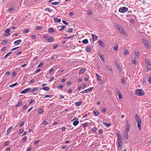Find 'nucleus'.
<instances>
[{
    "label": "nucleus",
    "instance_id": "nucleus-1",
    "mask_svg": "<svg viewBox=\"0 0 151 151\" xmlns=\"http://www.w3.org/2000/svg\"><path fill=\"white\" fill-rule=\"evenodd\" d=\"M135 117L136 120L137 122V127L138 128L139 130H141V120L138 115L137 114L135 115Z\"/></svg>",
    "mask_w": 151,
    "mask_h": 151
},
{
    "label": "nucleus",
    "instance_id": "nucleus-2",
    "mask_svg": "<svg viewBox=\"0 0 151 151\" xmlns=\"http://www.w3.org/2000/svg\"><path fill=\"white\" fill-rule=\"evenodd\" d=\"M116 28L118 29L119 32L123 35H127L126 32L124 30L123 28L118 24L115 25Z\"/></svg>",
    "mask_w": 151,
    "mask_h": 151
},
{
    "label": "nucleus",
    "instance_id": "nucleus-3",
    "mask_svg": "<svg viewBox=\"0 0 151 151\" xmlns=\"http://www.w3.org/2000/svg\"><path fill=\"white\" fill-rule=\"evenodd\" d=\"M135 93V95L139 96H142L145 94L144 92L141 89L136 90Z\"/></svg>",
    "mask_w": 151,
    "mask_h": 151
},
{
    "label": "nucleus",
    "instance_id": "nucleus-4",
    "mask_svg": "<svg viewBox=\"0 0 151 151\" xmlns=\"http://www.w3.org/2000/svg\"><path fill=\"white\" fill-rule=\"evenodd\" d=\"M128 10V8L124 6L122 8H120L119 9V11L120 12L124 13L127 12Z\"/></svg>",
    "mask_w": 151,
    "mask_h": 151
},
{
    "label": "nucleus",
    "instance_id": "nucleus-5",
    "mask_svg": "<svg viewBox=\"0 0 151 151\" xmlns=\"http://www.w3.org/2000/svg\"><path fill=\"white\" fill-rule=\"evenodd\" d=\"M142 41L144 42L145 45L147 47H149V43L147 40L145 39H143Z\"/></svg>",
    "mask_w": 151,
    "mask_h": 151
},
{
    "label": "nucleus",
    "instance_id": "nucleus-6",
    "mask_svg": "<svg viewBox=\"0 0 151 151\" xmlns=\"http://www.w3.org/2000/svg\"><path fill=\"white\" fill-rule=\"evenodd\" d=\"M31 89V88H26V89H24L22 91H21L20 92V93L21 94H24L26 93L27 92L29 91Z\"/></svg>",
    "mask_w": 151,
    "mask_h": 151
},
{
    "label": "nucleus",
    "instance_id": "nucleus-7",
    "mask_svg": "<svg viewBox=\"0 0 151 151\" xmlns=\"http://www.w3.org/2000/svg\"><path fill=\"white\" fill-rule=\"evenodd\" d=\"M46 40L47 42H53L55 40L54 38L51 37H49Z\"/></svg>",
    "mask_w": 151,
    "mask_h": 151
},
{
    "label": "nucleus",
    "instance_id": "nucleus-8",
    "mask_svg": "<svg viewBox=\"0 0 151 151\" xmlns=\"http://www.w3.org/2000/svg\"><path fill=\"white\" fill-rule=\"evenodd\" d=\"M93 87H91L88 89L83 91V93H87L88 92L91 91L93 89Z\"/></svg>",
    "mask_w": 151,
    "mask_h": 151
},
{
    "label": "nucleus",
    "instance_id": "nucleus-9",
    "mask_svg": "<svg viewBox=\"0 0 151 151\" xmlns=\"http://www.w3.org/2000/svg\"><path fill=\"white\" fill-rule=\"evenodd\" d=\"M98 54L100 58L102 60V61L103 62H105L104 58V57L103 55L101 54L100 52Z\"/></svg>",
    "mask_w": 151,
    "mask_h": 151
},
{
    "label": "nucleus",
    "instance_id": "nucleus-10",
    "mask_svg": "<svg viewBox=\"0 0 151 151\" xmlns=\"http://www.w3.org/2000/svg\"><path fill=\"white\" fill-rule=\"evenodd\" d=\"M146 67L147 68V70L149 71L150 70V64L149 62L147 63Z\"/></svg>",
    "mask_w": 151,
    "mask_h": 151
},
{
    "label": "nucleus",
    "instance_id": "nucleus-11",
    "mask_svg": "<svg viewBox=\"0 0 151 151\" xmlns=\"http://www.w3.org/2000/svg\"><path fill=\"white\" fill-rule=\"evenodd\" d=\"M99 45L102 47H104L105 46L104 44L102 41L99 40Z\"/></svg>",
    "mask_w": 151,
    "mask_h": 151
},
{
    "label": "nucleus",
    "instance_id": "nucleus-12",
    "mask_svg": "<svg viewBox=\"0 0 151 151\" xmlns=\"http://www.w3.org/2000/svg\"><path fill=\"white\" fill-rule=\"evenodd\" d=\"M115 64L117 67V68L119 70L121 69V68L120 65L118 64V63L116 61H115Z\"/></svg>",
    "mask_w": 151,
    "mask_h": 151
},
{
    "label": "nucleus",
    "instance_id": "nucleus-13",
    "mask_svg": "<svg viewBox=\"0 0 151 151\" xmlns=\"http://www.w3.org/2000/svg\"><path fill=\"white\" fill-rule=\"evenodd\" d=\"M126 132H129V131L130 129V127L129 124L127 123L126 126Z\"/></svg>",
    "mask_w": 151,
    "mask_h": 151
},
{
    "label": "nucleus",
    "instance_id": "nucleus-14",
    "mask_svg": "<svg viewBox=\"0 0 151 151\" xmlns=\"http://www.w3.org/2000/svg\"><path fill=\"white\" fill-rule=\"evenodd\" d=\"M139 53L138 51H135L134 56L135 57L137 58H138L139 57Z\"/></svg>",
    "mask_w": 151,
    "mask_h": 151
},
{
    "label": "nucleus",
    "instance_id": "nucleus-15",
    "mask_svg": "<svg viewBox=\"0 0 151 151\" xmlns=\"http://www.w3.org/2000/svg\"><path fill=\"white\" fill-rule=\"evenodd\" d=\"M22 40H19L15 41L14 42V44L17 45L21 42Z\"/></svg>",
    "mask_w": 151,
    "mask_h": 151
},
{
    "label": "nucleus",
    "instance_id": "nucleus-16",
    "mask_svg": "<svg viewBox=\"0 0 151 151\" xmlns=\"http://www.w3.org/2000/svg\"><path fill=\"white\" fill-rule=\"evenodd\" d=\"M96 76L98 80L99 81H101L102 79H101V76L99 75L96 73Z\"/></svg>",
    "mask_w": 151,
    "mask_h": 151
},
{
    "label": "nucleus",
    "instance_id": "nucleus-17",
    "mask_svg": "<svg viewBox=\"0 0 151 151\" xmlns=\"http://www.w3.org/2000/svg\"><path fill=\"white\" fill-rule=\"evenodd\" d=\"M92 36L93 39V41H94L96 40L98 38V36H96L94 34H92Z\"/></svg>",
    "mask_w": 151,
    "mask_h": 151
},
{
    "label": "nucleus",
    "instance_id": "nucleus-18",
    "mask_svg": "<svg viewBox=\"0 0 151 151\" xmlns=\"http://www.w3.org/2000/svg\"><path fill=\"white\" fill-rule=\"evenodd\" d=\"M38 90V88H34L33 89H32L31 90H30L29 91V92L30 93H33L34 91H37Z\"/></svg>",
    "mask_w": 151,
    "mask_h": 151
},
{
    "label": "nucleus",
    "instance_id": "nucleus-19",
    "mask_svg": "<svg viewBox=\"0 0 151 151\" xmlns=\"http://www.w3.org/2000/svg\"><path fill=\"white\" fill-rule=\"evenodd\" d=\"M82 103V101H80L79 102H75V104L77 106H79L81 105V104Z\"/></svg>",
    "mask_w": 151,
    "mask_h": 151
},
{
    "label": "nucleus",
    "instance_id": "nucleus-20",
    "mask_svg": "<svg viewBox=\"0 0 151 151\" xmlns=\"http://www.w3.org/2000/svg\"><path fill=\"white\" fill-rule=\"evenodd\" d=\"M12 52H10L7 53L3 58V59H4L8 57L11 54Z\"/></svg>",
    "mask_w": 151,
    "mask_h": 151
},
{
    "label": "nucleus",
    "instance_id": "nucleus-21",
    "mask_svg": "<svg viewBox=\"0 0 151 151\" xmlns=\"http://www.w3.org/2000/svg\"><path fill=\"white\" fill-rule=\"evenodd\" d=\"M54 31L53 29L52 28H50L48 29V32L49 33H51L53 32Z\"/></svg>",
    "mask_w": 151,
    "mask_h": 151
},
{
    "label": "nucleus",
    "instance_id": "nucleus-22",
    "mask_svg": "<svg viewBox=\"0 0 151 151\" xmlns=\"http://www.w3.org/2000/svg\"><path fill=\"white\" fill-rule=\"evenodd\" d=\"M105 68L106 70H109L111 71H112V70L110 66L106 65V66Z\"/></svg>",
    "mask_w": 151,
    "mask_h": 151
},
{
    "label": "nucleus",
    "instance_id": "nucleus-23",
    "mask_svg": "<svg viewBox=\"0 0 151 151\" xmlns=\"http://www.w3.org/2000/svg\"><path fill=\"white\" fill-rule=\"evenodd\" d=\"M79 123V122L78 120H76L74 121L73 124L74 126H76L78 125Z\"/></svg>",
    "mask_w": 151,
    "mask_h": 151
},
{
    "label": "nucleus",
    "instance_id": "nucleus-24",
    "mask_svg": "<svg viewBox=\"0 0 151 151\" xmlns=\"http://www.w3.org/2000/svg\"><path fill=\"white\" fill-rule=\"evenodd\" d=\"M40 90L43 89L45 91H48L49 90V88L48 87H44L42 88H40Z\"/></svg>",
    "mask_w": 151,
    "mask_h": 151
},
{
    "label": "nucleus",
    "instance_id": "nucleus-25",
    "mask_svg": "<svg viewBox=\"0 0 151 151\" xmlns=\"http://www.w3.org/2000/svg\"><path fill=\"white\" fill-rule=\"evenodd\" d=\"M122 140L121 138H118V144H122Z\"/></svg>",
    "mask_w": 151,
    "mask_h": 151
},
{
    "label": "nucleus",
    "instance_id": "nucleus-26",
    "mask_svg": "<svg viewBox=\"0 0 151 151\" xmlns=\"http://www.w3.org/2000/svg\"><path fill=\"white\" fill-rule=\"evenodd\" d=\"M128 53V51L127 49H124V55L125 56L127 55Z\"/></svg>",
    "mask_w": 151,
    "mask_h": 151
},
{
    "label": "nucleus",
    "instance_id": "nucleus-27",
    "mask_svg": "<svg viewBox=\"0 0 151 151\" xmlns=\"http://www.w3.org/2000/svg\"><path fill=\"white\" fill-rule=\"evenodd\" d=\"M82 43L84 44H86L88 43V40L87 39H86L82 41Z\"/></svg>",
    "mask_w": 151,
    "mask_h": 151
},
{
    "label": "nucleus",
    "instance_id": "nucleus-28",
    "mask_svg": "<svg viewBox=\"0 0 151 151\" xmlns=\"http://www.w3.org/2000/svg\"><path fill=\"white\" fill-rule=\"evenodd\" d=\"M54 20L55 22H61L60 19H58L57 18H54Z\"/></svg>",
    "mask_w": 151,
    "mask_h": 151
},
{
    "label": "nucleus",
    "instance_id": "nucleus-29",
    "mask_svg": "<svg viewBox=\"0 0 151 151\" xmlns=\"http://www.w3.org/2000/svg\"><path fill=\"white\" fill-rule=\"evenodd\" d=\"M86 69L84 68L82 69L80 71H79L80 74H82L85 71Z\"/></svg>",
    "mask_w": 151,
    "mask_h": 151
},
{
    "label": "nucleus",
    "instance_id": "nucleus-30",
    "mask_svg": "<svg viewBox=\"0 0 151 151\" xmlns=\"http://www.w3.org/2000/svg\"><path fill=\"white\" fill-rule=\"evenodd\" d=\"M102 123L106 127H109L111 125V124L110 123L107 124L104 122H103Z\"/></svg>",
    "mask_w": 151,
    "mask_h": 151
},
{
    "label": "nucleus",
    "instance_id": "nucleus-31",
    "mask_svg": "<svg viewBox=\"0 0 151 151\" xmlns=\"http://www.w3.org/2000/svg\"><path fill=\"white\" fill-rule=\"evenodd\" d=\"M128 132H129L125 131L124 133V136L127 139H128Z\"/></svg>",
    "mask_w": 151,
    "mask_h": 151
},
{
    "label": "nucleus",
    "instance_id": "nucleus-32",
    "mask_svg": "<svg viewBox=\"0 0 151 151\" xmlns=\"http://www.w3.org/2000/svg\"><path fill=\"white\" fill-rule=\"evenodd\" d=\"M118 149L119 150H121L122 149V144H118Z\"/></svg>",
    "mask_w": 151,
    "mask_h": 151
},
{
    "label": "nucleus",
    "instance_id": "nucleus-33",
    "mask_svg": "<svg viewBox=\"0 0 151 151\" xmlns=\"http://www.w3.org/2000/svg\"><path fill=\"white\" fill-rule=\"evenodd\" d=\"M132 63L135 65L137 64V60L136 59H134V60H133L132 61Z\"/></svg>",
    "mask_w": 151,
    "mask_h": 151
},
{
    "label": "nucleus",
    "instance_id": "nucleus-34",
    "mask_svg": "<svg viewBox=\"0 0 151 151\" xmlns=\"http://www.w3.org/2000/svg\"><path fill=\"white\" fill-rule=\"evenodd\" d=\"M60 4V2L56 1L54 2H52L51 3V4L54 5H58Z\"/></svg>",
    "mask_w": 151,
    "mask_h": 151
},
{
    "label": "nucleus",
    "instance_id": "nucleus-35",
    "mask_svg": "<svg viewBox=\"0 0 151 151\" xmlns=\"http://www.w3.org/2000/svg\"><path fill=\"white\" fill-rule=\"evenodd\" d=\"M86 84L87 83H83L82 85V88L83 89H84L86 88Z\"/></svg>",
    "mask_w": 151,
    "mask_h": 151
},
{
    "label": "nucleus",
    "instance_id": "nucleus-36",
    "mask_svg": "<svg viewBox=\"0 0 151 151\" xmlns=\"http://www.w3.org/2000/svg\"><path fill=\"white\" fill-rule=\"evenodd\" d=\"M22 101H19L16 106H15L16 107H18L21 104H22Z\"/></svg>",
    "mask_w": 151,
    "mask_h": 151
},
{
    "label": "nucleus",
    "instance_id": "nucleus-37",
    "mask_svg": "<svg viewBox=\"0 0 151 151\" xmlns=\"http://www.w3.org/2000/svg\"><path fill=\"white\" fill-rule=\"evenodd\" d=\"M86 52H89L91 51V48H89V47H86Z\"/></svg>",
    "mask_w": 151,
    "mask_h": 151
},
{
    "label": "nucleus",
    "instance_id": "nucleus-38",
    "mask_svg": "<svg viewBox=\"0 0 151 151\" xmlns=\"http://www.w3.org/2000/svg\"><path fill=\"white\" fill-rule=\"evenodd\" d=\"M12 128H13V127H11L8 129L7 130V134H9L10 132V130L12 129Z\"/></svg>",
    "mask_w": 151,
    "mask_h": 151
},
{
    "label": "nucleus",
    "instance_id": "nucleus-39",
    "mask_svg": "<svg viewBox=\"0 0 151 151\" xmlns=\"http://www.w3.org/2000/svg\"><path fill=\"white\" fill-rule=\"evenodd\" d=\"M45 10L46 11H48L49 12H52V10L50 9L49 8H47L45 9Z\"/></svg>",
    "mask_w": 151,
    "mask_h": 151
},
{
    "label": "nucleus",
    "instance_id": "nucleus-40",
    "mask_svg": "<svg viewBox=\"0 0 151 151\" xmlns=\"http://www.w3.org/2000/svg\"><path fill=\"white\" fill-rule=\"evenodd\" d=\"M93 112L94 115L96 116H98L99 114V112L96 111H93Z\"/></svg>",
    "mask_w": 151,
    "mask_h": 151
},
{
    "label": "nucleus",
    "instance_id": "nucleus-41",
    "mask_svg": "<svg viewBox=\"0 0 151 151\" xmlns=\"http://www.w3.org/2000/svg\"><path fill=\"white\" fill-rule=\"evenodd\" d=\"M18 85V83L17 82H16L15 83H14L12 85H10L9 86V87H14V86H15L17 85Z\"/></svg>",
    "mask_w": 151,
    "mask_h": 151
},
{
    "label": "nucleus",
    "instance_id": "nucleus-42",
    "mask_svg": "<svg viewBox=\"0 0 151 151\" xmlns=\"http://www.w3.org/2000/svg\"><path fill=\"white\" fill-rule=\"evenodd\" d=\"M27 136L24 137L22 139V142H24L26 141V139H27Z\"/></svg>",
    "mask_w": 151,
    "mask_h": 151
},
{
    "label": "nucleus",
    "instance_id": "nucleus-43",
    "mask_svg": "<svg viewBox=\"0 0 151 151\" xmlns=\"http://www.w3.org/2000/svg\"><path fill=\"white\" fill-rule=\"evenodd\" d=\"M73 29L72 28H69L67 32L69 33H71L72 32Z\"/></svg>",
    "mask_w": 151,
    "mask_h": 151
},
{
    "label": "nucleus",
    "instance_id": "nucleus-44",
    "mask_svg": "<svg viewBox=\"0 0 151 151\" xmlns=\"http://www.w3.org/2000/svg\"><path fill=\"white\" fill-rule=\"evenodd\" d=\"M43 111V110H42L41 109H40L38 110V113L39 114H41L42 113Z\"/></svg>",
    "mask_w": 151,
    "mask_h": 151
},
{
    "label": "nucleus",
    "instance_id": "nucleus-45",
    "mask_svg": "<svg viewBox=\"0 0 151 151\" xmlns=\"http://www.w3.org/2000/svg\"><path fill=\"white\" fill-rule=\"evenodd\" d=\"M74 35H74L73 36H70L69 37H63V38H64V39H70L72 37H73Z\"/></svg>",
    "mask_w": 151,
    "mask_h": 151
},
{
    "label": "nucleus",
    "instance_id": "nucleus-46",
    "mask_svg": "<svg viewBox=\"0 0 151 151\" xmlns=\"http://www.w3.org/2000/svg\"><path fill=\"white\" fill-rule=\"evenodd\" d=\"M42 29V27L40 26H37L36 27V29Z\"/></svg>",
    "mask_w": 151,
    "mask_h": 151
},
{
    "label": "nucleus",
    "instance_id": "nucleus-47",
    "mask_svg": "<svg viewBox=\"0 0 151 151\" xmlns=\"http://www.w3.org/2000/svg\"><path fill=\"white\" fill-rule=\"evenodd\" d=\"M29 29H26L25 30H24L23 32L24 33H27L29 32Z\"/></svg>",
    "mask_w": 151,
    "mask_h": 151
},
{
    "label": "nucleus",
    "instance_id": "nucleus-48",
    "mask_svg": "<svg viewBox=\"0 0 151 151\" xmlns=\"http://www.w3.org/2000/svg\"><path fill=\"white\" fill-rule=\"evenodd\" d=\"M65 27H66V26L65 25L63 26L61 28L59 29V30H60V31H62L63 30V29L65 28Z\"/></svg>",
    "mask_w": 151,
    "mask_h": 151
},
{
    "label": "nucleus",
    "instance_id": "nucleus-49",
    "mask_svg": "<svg viewBox=\"0 0 151 151\" xmlns=\"http://www.w3.org/2000/svg\"><path fill=\"white\" fill-rule=\"evenodd\" d=\"M7 42V41L6 40H4L2 42V44L3 45H5L6 44Z\"/></svg>",
    "mask_w": 151,
    "mask_h": 151
},
{
    "label": "nucleus",
    "instance_id": "nucleus-50",
    "mask_svg": "<svg viewBox=\"0 0 151 151\" xmlns=\"http://www.w3.org/2000/svg\"><path fill=\"white\" fill-rule=\"evenodd\" d=\"M11 31V29H7L5 31V32L6 33H9L10 31Z\"/></svg>",
    "mask_w": 151,
    "mask_h": 151
},
{
    "label": "nucleus",
    "instance_id": "nucleus-51",
    "mask_svg": "<svg viewBox=\"0 0 151 151\" xmlns=\"http://www.w3.org/2000/svg\"><path fill=\"white\" fill-rule=\"evenodd\" d=\"M14 9V7H12L9 9V12L13 10Z\"/></svg>",
    "mask_w": 151,
    "mask_h": 151
},
{
    "label": "nucleus",
    "instance_id": "nucleus-52",
    "mask_svg": "<svg viewBox=\"0 0 151 151\" xmlns=\"http://www.w3.org/2000/svg\"><path fill=\"white\" fill-rule=\"evenodd\" d=\"M43 65V64L42 63H40L37 66L38 68L41 67Z\"/></svg>",
    "mask_w": 151,
    "mask_h": 151
},
{
    "label": "nucleus",
    "instance_id": "nucleus-53",
    "mask_svg": "<svg viewBox=\"0 0 151 151\" xmlns=\"http://www.w3.org/2000/svg\"><path fill=\"white\" fill-rule=\"evenodd\" d=\"M116 93L118 94L119 95V94H120V91H119L118 90V89H116Z\"/></svg>",
    "mask_w": 151,
    "mask_h": 151
},
{
    "label": "nucleus",
    "instance_id": "nucleus-54",
    "mask_svg": "<svg viewBox=\"0 0 151 151\" xmlns=\"http://www.w3.org/2000/svg\"><path fill=\"white\" fill-rule=\"evenodd\" d=\"M88 125V124L87 123H84L83 125V127H86Z\"/></svg>",
    "mask_w": 151,
    "mask_h": 151
},
{
    "label": "nucleus",
    "instance_id": "nucleus-55",
    "mask_svg": "<svg viewBox=\"0 0 151 151\" xmlns=\"http://www.w3.org/2000/svg\"><path fill=\"white\" fill-rule=\"evenodd\" d=\"M59 96L60 98L61 99H63L64 98V96L62 94H60V95H59Z\"/></svg>",
    "mask_w": 151,
    "mask_h": 151
},
{
    "label": "nucleus",
    "instance_id": "nucleus-56",
    "mask_svg": "<svg viewBox=\"0 0 151 151\" xmlns=\"http://www.w3.org/2000/svg\"><path fill=\"white\" fill-rule=\"evenodd\" d=\"M10 35V33H4V36H7L9 35Z\"/></svg>",
    "mask_w": 151,
    "mask_h": 151
},
{
    "label": "nucleus",
    "instance_id": "nucleus-57",
    "mask_svg": "<svg viewBox=\"0 0 151 151\" xmlns=\"http://www.w3.org/2000/svg\"><path fill=\"white\" fill-rule=\"evenodd\" d=\"M87 14L89 15H91L92 14L91 10L88 11L87 12Z\"/></svg>",
    "mask_w": 151,
    "mask_h": 151
},
{
    "label": "nucleus",
    "instance_id": "nucleus-58",
    "mask_svg": "<svg viewBox=\"0 0 151 151\" xmlns=\"http://www.w3.org/2000/svg\"><path fill=\"white\" fill-rule=\"evenodd\" d=\"M9 142L8 141H6L4 143V145L5 146L9 144Z\"/></svg>",
    "mask_w": 151,
    "mask_h": 151
},
{
    "label": "nucleus",
    "instance_id": "nucleus-59",
    "mask_svg": "<svg viewBox=\"0 0 151 151\" xmlns=\"http://www.w3.org/2000/svg\"><path fill=\"white\" fill-rule=\"evenodd\" d=\"M119 96V99H121L122 98V96L120 94L118 95Z\"/></svg>",
    "mask_w": 151,
    "mask_h": 151
},
{
    "label": "nucleus",
    "instance_id": "nucleus-60",
    "mask_svg": "<svg viewBox=\"0 0 151 151\" xmlns=\"http://www.w3.org/2000/svg\"><path fill=\"white\" fill-rule=\"evenodd\" d=\"M118 46L117 45H116L115 47H114V49L115 51H116L118 50Z\"/></svg>",
    "mask_w": 151,
    "mask_h": 151
},
{
    "label": "nucleus",
    "instance_id": "nucleus-61",
    "mask_svg": "<svg viewBox=\"0 0 151 151\" xmlns=\"http://www.w3.org/2000/svg\"><path fill=\"white\" fill-rule=\"evenodd\" d=\"M24 123L23 122H22L19 125V127H22L23 125H24Z\"/></svg>",
    "mask_w": 151,
    "mask_h": 151
},
{
    "label": "nucleus",
    "instance_id": "nucleus-62",
    "mask_svg": "<svg viewBox=\"0 0 151 151\" xmlns=\"http://www.w3.org/2000/svg\"><path fill=\"white\" fill-rule=\"evenodd\" d=\"M16 75V73L15 71H14L12 73V76H14Z\"/></svg>",
    "mask_w": 151,
    "mask_h": 151
},
{
    "label": "nucleus",
    "instance_id": "nucleus-63",
    "mask_svg": "<svg viewBox=\"0 0 151 151\" xmlns=\"http://www.w3.org/2000/svg\"><path fill=\"white\" fill-rule=\"evenodd\" d=\"M116 135L117 136L118 138L121 137L120 134L119 133H116Z\"/></svg>",
    "mask_w": 151,
    "mask_h": 151
},
{
    "label": "nucleus",
    "instance_id": "nucleus-64",
    "mask_svg": "<svg viewBox=\"0 0 151 151\" xmlns=\"http://www.w3.org/2000/svg\"><path fill=\"white\" fill-rule=\"evenodd\" d=\"M148 81L149 83H151V76L148 79Z\"/></svg>",
    "mask_w": 151,
    "mask_h": 151
}]
</instances>
